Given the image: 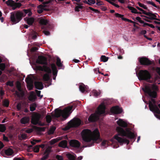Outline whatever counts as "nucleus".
I'll use <instances>...</instances> for the list:
<instances>
[{"label": "nucleus", "mask_w": 160, "mask_h": 160, "mask_svg": "<svg viewBox=\"0 0 160 160\" xmlns=\"http://www.w3.org/2000/svg\"><path fill=\"white\" fill-rule=\"evenodd\" d=\"M117 130L118 132V134L115 136L114 138L111 139L109 141L107 140L103 141L101 144L102 146L106 147L110 143V142H112V144L114 148H118L119 146L117 145V143L116 141L117 140L118 142L121 144L126 143L128 144L129 141L128 140L123 138H121L120 135L122 136H126L129 138H132L134 137V135L132 133L129 128H127L125 131L121 127H118Z\"/></svg>", "instance_id": "1"}, {"label": "nucleus", "mask_w": 160, "mask_h": 160, "mask_svg": "<svg viewBox=\"0 0 160 160\" xmlns=\"http://www.w3.org/2000/svg\"><path fill=\"white\" fill-rule=\"evenodd\" d=\"M81 134L82 139L84 141L91 143V145H89V146H91L97 140H100L99 133L97 129H95L92 132L89 129H84L82 131Z\"/></svg>", "instance_id": "2"}, {"label": "nucleus", "mask_w": 160, "mask_h": 160, "mask_svg": "<svg viewBox=\"0 0 160 160\" xmlns=\"http://www.w3.org/2000/svg\"><path fill=\"white\" fill-rule=\"evenodd\" d=\"M72 107H69L65 108L63 111L56 109L53 116L58 117L61 116L63 118V120L66 119L69 114L71 112Z\"/></svg>", "instance_id": "3"}, {"label": "nucleus", "mask_w": 160, "mask_h": 160, "mask_svg": "<svg viewBox=\"0 0 160 160\" xmlns=\"http://www.w3.org/2000/svg\"><path fill=\"white\" fill-rule=\"evenodd\" d=\"M143 90L150 97L155 98L157 96L156 92L158 90L157 87L155 85H148L143 88Z\"/></svg>", "instance_id": "4"}, {"label": "nucleus", "mask_w": 160, "mask_h": 160, "mask_svg": "<svg viewBox=\"0 0 160 160\" xmlns=\"http://www.w3.org/2000/svg\"><path fill=\"white\" fill-rule=\"evenodd\" d=\"M105 106L103 103H102L98 107L95 113L92 114L89 117L88 120L90 122H93L96 120L99 115L103 114L105 112Z\"/></svg>", "instance_id": "5"}, {"label": "nucleus", "mask_w": 160, "mask_h": 160, "mask_svg": "<svg viewBox=\"0 0 160 160\" xmlns=\"http://www.w3.org/2000/svg\"><path fill=\"white\" fill-rule=\"evenodd\" d=\"M23 13L20 11H17L11 13L10 19L11 21L14 24L18 22L24 17Z\"/></svg>", "instance_id": "6"}, {"label": "nucleus", "mask_w": 160, "mask_h": 160, "mask_svg": "<svg viewBox=\"0 0 160 160\" xmlns=\"http://www.w3.org/2000/svg\"><path fill=\"white\" fill-rule=\"evenodd\" d=\"M149 106L150 110L154 113L155 116L157 118L160 120V116L156 114V113L159 114L160 111L155 104V102L154 99H152L151 101L149 102Z\"/></svg>", "instance_id": "7"}, {"label": "nucleus", "mask_w": 160, "mask_h": 160, "mask_svg": "<svg viewBox=\"0 0 160 160\" xmlns=\"http://www.w3.org/2000/svg\"><path fill=\"white\" fill-rule=\"evenodd\" d=\"M137 76L140 80H145L148 81L151 78V75L147 70H141Z\"/></svg>", "instance_id": "8"}, {"label": "nucleus", "mask_w": 160, "mask_h": 160, "mask_svg": "<svg viewBox=\"0 0 160 160\" xmlns=\"http://www.w3.org/2000/svg\"><path fill=\"white\" fill-rule=\"evenodd\" d=\"M81 122V120L79 119L74 118L68 122V126L65 129H68L71 127H78L80 125Z\"/></svg>", "instance_id": "9"}, {"label": "nucleus", "mask_w": 160, "mask_h": 160, "mask_svg": "<svg viewBox=\"0 0 160 160\" xmlns=\"http://www.w3.org/2000/svg\"><path fill=\"white\" fill-rule=\"evenodd\" d=\"M41 117L40 114L38 113H34L32 116L31 122L32 123L36 125L38 124L41 125H43L44 124H40L39 122V119Z\"/></svg>", "instance_id": "10"}, {"label": "nucleus", "mask_w": 160, "mask_h": 160, "mask_svg": "<svg viewBox=\"0 0 160 160\" xmlns=\"http://www.w3.org/2000/svg\"><path fill=\"white\" fill-rule=\"evenodd\" d=\"M50 2L47 1L43 2L42 4H41L38 6L37 12L39 13H41L43 11L45 10V8L47 7L46 4L49 3Z\"/></svg>", "instance_id": "11"}, {"label": "nucleus", "mask_w": 160, "mask_h": 160, "mask_svg": "<svg viewBox=\"0 0 160 160\" xmlns=\"http://www.w3.org/2000/svg\"><path fill=\"white\" fill-rule=\"evenodd\" d=\"M36 68L37 70H39L44 71L48 74L51 73L52 72L51 69L45 66H44L43 67H42L40 66H38L36 67Z\"/></svg>", "instance_id": "12"}, {"label": "nucleus", "mask_w": 160, "mask_h": 160, "mask_svg": "<svg viewBox=\"0 0 160 160\" xmlns=\"http://www.w3.org/2000/svg\"><path fill=\"white\" fill-rule=\"evenodd\" d=\"M139 60L140 63L143 65H148L151 63L150 61L145 58H139Z\"/></svg>", "instance_id": "13"}, {"label": "nucleus", "mask_w": 160, "mask_h": 160, "mask_svg": "<svg viewBox=\"0 0 160 160\" xmlns=\"http://www.w3.org/2000/svg\"><path fill=\"white\" fill-rule=\"evenodd\" d=\"M111 112L115 114H118L122 112V109L118 106L114 107L111 109Z\"/></svg>", "instance_id": "14"}, {"label": "nucleus", "mask_w": 160, "mask_h": 160, "mask_svg": "<svg viewBox=\"0 0 160 160\" xmlns=\"http://www.w3.org/2000/svg\"><path fill=\"white\" fill-rule=\"evenodd\" d=\"M117 123L119 126L124 128L126 127L128 125L127 122L126 121L122 119H119L117 121Z\"/></svg>", "instance_id": "15"}, {"label": "nucleus", "mask_w": 160, "mask_h": 160, "mask_svg": "<svg viewBox=\"0 0 160 160\" xmlns=\"http://www.w3.org/2000/svg\"><path fill=\"white\" fill-rule=\"evenodd\" d=\"M37 63L41 64H46V59L44 57L39 56L38 57V59L37 60Z\"/></svg>", "instance_id": "16"}, {"label": "nucleus", "mask_w": 160, "mask_h": 160, "mask_svg": "<svg viewBox=\"0 0 160 160\" xmlns=\"http://www.w3.org/2000/svg\"><path fill=\"white\" fill-rule=\"evenodd\" d=\"M51 151V148L49 147L47 148L45 150L43 156L41 158L42 160H45L48 157L49 153Z\"/></svg>", "instance_id": "17"}, {"label": "nucleus", "mask_w": 160, "mask_h": 160, "mask_svg": "<svg viewBox=\"0 0 160 160\" xmlns=\"http://www.w3.org/2000/svg\"><path fill=\"white\" fill-rule=\"evenodd\" d=\"M69 143L71 146L75 148H78L80 145L79 142L76 140H71L70 141Z\"/></svg>", "instance_id": "18"}, {"label": "nucleus", "mask_w": 160, "mask_h": 160, "mask_svg": "<svg viewBox=\"0 0 160 160\" xmlns=\"http://www.w3.org/2000/svg\"><path fill=\"white\" fill-rule=\"evenodd\" d=\"M147 15L148 16V18L151 20H156L158 19V17H159V16L158 14H153L150 12H148Z\"/></svg>", "instance_id": "19"}, {"label": "nucleus", "mask_w": 160, "mask_h": 160, "mask_svg": "<svg viewBox=\"0 0 160 160\" xmlns=\"http://www.w3.org/2000/svg\"><path fill=\"white\" fill-rule=\"evenodd\" d=\"M51 67L52 71L53 74L54 76L53 77V79L54 80H55L56 77L57 75L58 71L55 64H52L51 65Z\"/></svg>", "instance_id": "20"}, {"label": "nucleus", "mask_w": 160, "mask_h": 160, "mask_svg": "<svg viewBox=\"0 0 160 160\" xmlns=\"http://www.w3.org/2000/svg\"><path fill=\"white\" fill-rule=\"evenodd\" d=\"M80 91L82 92H84L88 91V87L86 86L83 84H80L79 86Z\"/></svg>", "instance_id": "21"}, {"label": "nucleus", "mask_w": 160, "mask_h": 160, "mask_svg": "<svg viewBox=\"0 0 160 160\" xmlns=\"http://www.w3.org/2000/svg\"><path fill=\"white\" fill-rule=\"evenodd\" d=\"M26 80L28 83L29 89V90L32 89L33 87L32 79L29 77H28L26 78Z\"/></svg>", "instance_id": "22"}, {"label": "nucleus", "mask_w": 160, "mask_h": 160, "mask_svg": "<svg viewBox=\"0 0 160 160\" xmlns=\"http://www.w3.org/2000/svg\"><path fill=\"white\" fill-rule=\"evenodd\" d=\"M66 155L69 160H75L76 157V155L72 152L68 153Z\"/></svg>", "instance_id": "23"}, {"label": "nucleus", "mask_w": 160, "mask_h": 160, "mask_svg": "<svg viewBox=\"0 0 160 160\" xmlns=\"http://www.w3.org/2000/svg\"><path fill=\"white\" fill-rule=\"evenodd\" d=\"M29 118L28 117H24L20 120V122L22 124H26L29 122Z\"/></svg>", "instance_id": "24"}, {"label": "nucleus", "mask_w": 160, "mask_h": 160, "mask_svg": "<svg viewBox=\"0 0 160 160\" xmlns=\"http://www.w3.org/2000/svg\"><path fill=\"white\" fill-rule=\"evenodd\" d=\"M34 84L37 89L41 90L43 88V85L42 82H35Z\"/></svg>", "instance_id": "25"}, {"label": "nucleus", "mask_w": 160, "mask_h": 160, "mask_svg": "<svg viewBox=\"0 0 160 160\" xmlns=\"http://www.w3.org/2000/svg\"><path fill=\"white\" fill-rule=\"evenodd\" d=\"M27 23L30 25H31L33 22L34 19L33 18H24Z\"/></svg>", "instance_id": "26"}, {"label": "nucleus", "mask_w": 160, "mask_h": 160, "mask_svg": "<svg viewBox=\"0 0 160 160\" xmlns=\"http://www.w3.org/2000/svg\"><path fill=\"white\" fill-rule=\"evenodd\" d=\"M62 139V137H59L51 140L49 142L51 145H52Z\"/></svg>", "instance_id": "27"}, {"label": "nucleus", "mask_w": 160, "mask_h": 160, "mask_svg": "<svg viewBox=\"0 0 160 160\" xmlns=\"http://www.w3.org/2000/svg\"><path fill=\"white\" fill-rule=\"evenodd\" d=\"M57 65L60 68L63 69L64 68L61 62V60L59 58H57Z\"/></svg>", "instance_id": "28"}, {"label": "nucleus", "mask_w": 160, "mask_h": 160, "mask_svg": "<svg viewBox=\"0 0 160 160\" xmlns=\"http://www.w3.org/2000/svg\"><path fill=\"white\" fill-rule=\"evenodd\" d=\"M59 147L65 148L67 146V142L66 140H63L59 144Z\"/></svg>", "instance_id": "29"}, {"label": "nucleus", "mask_w": 160, "mask_h": 160, "mask_svg": "<svg viewBox=\"0 0 160 160\" xmlns=\"http://www.w3.org/2000/svg\"><path fill=\"white\" fill-rule=\"evenodd\" d=\"M30 101H34L36 99V96L34 92H32L28 98Z\"/></svg>", "instance_id": "30"}, {"label": "nucleus", "mask_w": 160, "mask_h": 160, "mask_svg": "<svg viewBox=\"0 0 160 160\" xmlns=\"http://www.w3.org/2000/svg\"><path fill=\"white\" fill-rule=\"evenodd\" d=\"M6 154L8 156L12 155L13 153V151L11 148H8L5 151Z\"/></svg>", "instance_id": "31"}, {"label": "nucleus", "mask_w": 160, "mask_h": 160, "mask_svg": "<svg viewBox=\"0 0 160 160\" xmlns=\"http://www.w3.org/2000/svg\"><path fill=\"white\" fill-rule=\"evenodd\" d=\"M6 4L8 6H11L13 7L14 4V2L12 0H8L5 2Z\"/></svg>", "instance_id": "32"}, {"label": "nucleus", "mask_w": 160, "mask_h": 160, "mask_svg": "<svg viewBox=\"0 0 160 160\" xmlns=\"http://www.w3.org/2000/svg\"><path fill=\"white\" fill-rule=\"evenodd\" d=\"M39 22L41 24L45 25L48 23V21L45 19L42 18L40 19Z\"/></svg>", "instance_id": "33"}, {"label": "nucleus", "mask_w": 160, "mask_h": 160, "mask_svg": "<svg viewBox=\"0 0 160 160\" xmlns=\"http://www.w3.org/2000/svg\"><path fill=\"white\" fill-rule=\"evenodd\" d=\"M21 6V4L20 3H16L14 2V4L13 6L12 9L13 10L17 8H19Z\"/></svg>", "instance_id": "34"}, {"label": "nucleus", "mask_w": 160, "mask_h": 160, "mask_svg": "<svg viewBox=\"0 0 160 160\" xmlns=\"http://www.w3.org/2000/svg\"><path fill=\"white\" fill-rule=\"evenodd\" d=\"M92 93L95 97H97L100 95L101 92L100 91H98L94 90L92 91Z\"/></svg>", "instance_id": "35"}, {"label": "nucleus", "mask_w": 160, "mask_h": 160, "mask_svg": "<svg viewBox=\"0 0 160 160\" xmlns=\"http://www.w3.org/2000/svg\"><path fill=\"white\" fill-rule=\"evenodd\" d=\"M56 128L55 127H52L50 128L49 130L48 133L49 134H51L53 133Z\"/></svg>", "instance_id": "36"}, {"label": "nucleus", "mask_w": 160, "mask_h": 160, "mask_svg": "<svg viewBox=\"0 0 160 160\" xmlns=\"http://www.w3.org/2000/svg\"><path fill=\"white\" fill-rule=\"evenodd\" d=\"M36 105L35 103H33L30 105V110L32 111H33L35 110Z\"/></svg>", "instance_id": "37"}, {"label": "nucleus", "mask_w": 160, "mask_h": 160, "mask_svg": "<svg viewBox=\"0 0 160 160\" xmlns=\"http://www.w3.org/2000/svg\"><path fill=\"white\" fill-rule=\"evenodd\" d=\"M128 8L132 13H137V10L134 8L132 7H128Z\"/></svg>", "instance_id": "38"}, {"label": "nucleus", "mask_w": 160, "mask_h": 160, "mask_svg": "<svg viewBox=\"0 0 160 160\" xmlns=\"http://www.w3.org/2000/svg\"><path fill=\"white\" fill-rule=\"evenodd\" d=\"M108 60V58L105 56H102L101 57V60L104 62H107Z\"/></svg>", "instance_id": "39"}, {"label": "nucleus", "mask_w": 160, "mask_h": 160, "mask_svg": "<svg viewBox=\"0 0 160 160\" xmlns=\"http://www.w3.org/2000/svg\"><path fill=\"white\" fill-rule=\"evenodd\" d=\"M83 7L81 5H78L75 7V11H79L80 9L82 8Z\"/></svg>", "instance_id": "40"}, {"label": "nucleus", "mask_w": 160, "mask_h": 160, "mask_svg": "<svg viewBox=\"0 0 160 160\" xmlns=\"http://www.w3.org/2000/svg\"><path fill=\"white\" fill-rule=\"evenodd\" d=\"M6 130V128L4 124H0V132H3Z\"/></svg>", "instance_id": "41"}, {"label": "nucleus", "mask_w": 160, "mask_h": 160, "mask_svg": "<svg viewBox=\"0 0 160 160\" xmlns=\"http://www.w3.org/2000/svg\"><path fill=\"white\" fill-rule=\"evenodd\" d=\"M9 102L8 100L5 99L3 102V105L4 106L7 107L9 105Z\"/></svg>", "instance_id": "42"}, {"label": "nucleus", "mask_w": 160, "mask_h": 160, "mask_svg": "<svg viewBox=\"0 0 160 160\" xmlns=\"http://www.w3.org/2000/svg\"><path fill=\"white\" fill-rule=\"evenodd\" d=\"M49 77L48 74H45L43 76V79L44 81H47L49 79Z\"/></svg>", "instance_id": "43"}, {"label": "nucleus", "mask_w": 160, "mask_h": 160, "mask_svg": "<svg viewBox=\"0 0 160 160\" xmlns=\"http://www.w3.org/2000/svg\"><path fill=\"white\" fill-rule=\"evenodd\" d=\"M138 4L140 7L143 8L144 9H147V7L144 4L141 3L140 2H138Z\"/></svg>", "instance_id": "44"}, {"label": "nucleus", "mask_w": 160, "mask_h": 160, "mask_svg": "<svg viewBox=\"0 0 160 160\" xmlns=\"http://www.w3.org/2000/svg\"><path fill=\"white\" fill-rule=\"evenodd\" d=\"M27 136L26 134L23 133L21 134L19 137L20 139H26L27 138Z\"/></svg>", "instance_id": "45"}, {"label": "nucleus", "mask_w": 160, "mask_h": 160, "mask_svg": "<svg viewBox=\"0 0 160 160\" xmlns=\"http://www.w3.org/2000/svg\"><path fill=\"white\" fill-rule=\"evenodd\" d=\"M37 34L36 32L33 31L31 35L32 38L33 39H35L37 37Z\"/></svg>", "instance_id": "46"}, {"label": "nucleus", "mask_w": 160, "mask_h": 160, "mask_svg": "<svg viewBox=\"0 0 160 160\" xmlns=\"http://www.w3.org/2000/svg\"><path fill=\"white\" fill-rule=\"evenodd\" d=\"M39 148L38 146H36L33 148V150L35 152H38L39 151Z\"/></svg>", "instance_id": "47"}, {"label": "nucleus", "mask_w": 160, "mask_h": 160, "mask_svg": "<svg viewBox=\"0 0 160 160\" xmlns=\"http://www.w3.org/2000/svg\"><path fill=\"white\" fill-rule=\"evenodd\" d=\"M46 119L47 121L49 123L51 121V118L50 115H47L46 116Z\"/></svg>", "instance_id": "48"}, {"label": "nucleus", "mask_w": 160, "mask_h": 160, "mask_svg": "<svg viewBox=\"0 0 160 160\" xmlns=\"http://www.w3.org/2000/svg\"><path fill=\"white\" fill-rule=\"evenodd\" d=\"M88 4L92 5L95 4L96 2L95 0H88Z\"/></svg>", "instance_id": "49"}, {"label": "nucleus", "mask_w": 160, "mask_h": 160, "mask_svg": "<svg viewBox=\"0 0 160 160\" xmlns=\"http://www.w3.org/2000/svg\"><path fill=\"white\" fill-rule=\"evenodd\" d=\"M36 93H37V96L39 97L40 98H41L42 97H43V95H40V93H41V91H38V90H36Z\"/></svg>", "instance_id": "50"}, {"label": "nucleus", "mask_w": 160, "mask_h": 160, "mask_svg": "<svg viewBox=\"0 0 160 160\" xmlns=\"http://www.w3.org/2000/svg\"><path fill=\"white\" fill-rule=\"evenodd\" d=\"M56 157L58 160H63V157L61 155H57Z\"/></svg>", "instance_id": "51"}, {"label": "nucleus", "mask_w": 160, "mask_h": 160, "mask_svg": "<svg viewBox=\"0 0 160 160\" xmlns=\"http://www.w3.org/2000/svg\"><path fill=\"white\" fill-rule=\"evenodd\" d=\"M5 67V64L4 63H2L0 64V69L3 70Z\"/></svg>", "instance_id": "52"}, {"label": "nucleus", "mask_w": 160, "mask_h": 160, "mask_svg": "<svg viewBox=\"0 0 160 160\" xmlns=\"http://www.w3.org/2000/svg\"><path fill=\"white\" fill-rule=\"evenodd\" d=\"M136 19L140 23L143 22V21L141 20V18L139 17H136Z\"/></svg>", "instance_id": "53"}, {"label": "nucleus", "mask_w": 160, "mask_h": 160, "mask_svg": "<svg viewBox=\"0 0 160 160\" xmlns=\"http://www.w3.org/2000/svg\"><path fill=\"white\" fill-rule=\"evenodd\" d=\"M115 16L116 17L122 18V17L123 16L122 15L118 13H115Z\"/></svg>", "instance_id": "54"}, {"label": "nucleus", "mask_w": 160, "mask_h": 160, "mask_svg": "<svg viewBox=\"0 0 160 160\" xmlns=\"http://www.w3.org/2000/svg\"><path fill=\"white\" fill-rule=\"evenodd\" d=\"M33 129L32 128L28 129L27 130H25V131L28 133H30L32 132Z\"/></svg>", "instance_id": "55"}, {"label": "nucleus", "mask_w": 160, "mask_h": 160, "mask_svg": "<svg viewBox=\"0 0 160 160\" xmlns=\"http://www.w3.org/2000/svg\"><path fill=\"white\" fill-rule=\"evenodd\" d=\"M96 4L98 6H100L103 5V3L101 1H97Z\"/></svg>", "instance_id": "56"}, {"label": "nucleus", "mask_w": 160, "mask_h": 160, "mask_svg": "<svg viewBox=\"0 0 160 160\" xmlns=\"http://www.w3.org/2000/svg\"><path fill=\"white\" fill-rule=\"evenodd\" d=\"M7 85L10 86H13V82L12 81H9L7 82Z\"/></svg>", "instance_id": "57"}, {"label": "nucleus", "mask_w": 160, "mask_h": 160, "mask_svg": "<svg viewBox=\"0 0 160 160\" xmlns=\"http://www.w3.org/2000/svg\"><path fill=\"white\" fill-rule=\"evenodd\" d=\"M24 12L26 13H28V15L29 16L31 15V12L29 10H24Z\"/></svg>", "instance_id": "58"}, {"label": "nucleus", "mask_w": 160, "mask_h": 160, "mask_svg": "<svg viewBox=\"0 0 160 160\" xmlns=\"http://www.w3.org/2000/svg\"><path fill=\"white\" fill-rule=\"evenodd\" d=\"M43 32L46 35L48 36L50 34L49 32L48 31L44 30L43 31Z\"/></svg>", "instance_id": "59"}, {"label": "nucleus", "mask_w": 160, "mask_h": 160, "mask_svg": "<svg viewBox=\"0 0 160 160\" xmlns=\"http://www.w3.org/2000/svg\"><path fill=\"white\" fill-rule=\"evenodd\" d=\"M110 3L112 5L114 6L115 7H117V8H119V6L116 4V3H115L114 2H110Z\"/></svg>", "instance_id": "60"}, {"label": "nucleus", "mask_w": 160, "mask_h": 160, "mask_svg": "<svg viewBox=\"0 0 160 160\" xmlns=\"http://www.w3.org/2000/svg\"><path fill=\"white\" fill-rule=\"evenodd\" d=\"M147 3L150 4L152 5L154 7H156V8L157 7L155 5V4L154 3H153V2H152L151 1H148Z\"/></svg>", "instance_id": "61"}, {"label": "nucleus", "mask_w": 160, "mask_h": 160, "mask_svg": "<svg viewBox=\"0 0 160 160\" xmlns=\"http://www.w3.org/2000/svg\"><path fill=\"white\" fill-rule=\"evenodd\" d=\"M17 87L18 88V90L20 91H21V87H20V85L19 83L18 82L17 84Z\"/></svg>", "instance_id": "62"}, {"label": "nucleus", "mask_w": 160, "mask_h": 160, "mask_svg": "<svg viewBox=\"0 0 160 160\" xmlns=\"http://www.w3.org/2000/svg\"><path fill=\"white\" fill-rule=\"evenodd\" d=\"M17 108L18 110H19L21 108V104L19 103L18 104L17 106Z\"/></svg>", "instance_id": "63"}, {"label": "nucleus", "mask_w": 160, "mask_h": 160, "mask_svg": "<svg viewBox=\"0 0 160 160\" xmlns=\"http://www.w3.org/2000/svg\"><path fill=\"white\" fill-rule=\"evenodd\" d=\"M156 71L158 74L160 75V68H158L156 69Z\"/></svg>", "instance_id": "64"}]
</instances>
